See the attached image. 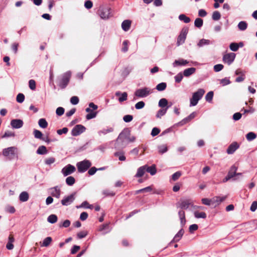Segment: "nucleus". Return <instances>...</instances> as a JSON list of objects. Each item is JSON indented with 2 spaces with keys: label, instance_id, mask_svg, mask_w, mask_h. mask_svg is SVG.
Instances as JSON below:
<instances>
[{
  "label": "nucleus",
  "instance_id": "1",
  "mask_svg": "<svg viewBox=\"0 0 257 257\" xmlns=\"http://www.w3.org/2000/svg\"><path fill=\"white\" fill-rule=\"evenodd\" d=\"M135 140V137L130 136V132L127 129L122 131L116 139L115 147L123 148L128 143L133 142Z\"/></svg>",
  "mask_w": 257,
  "mask_h": 257
},
{
  "label": "nucleus",
  "instance_id": "2",
  "mask_svg": "<svg viewBox=\"0 0 257 257\" xmlns=\"http://www.w3.org/2000/svg\"><path fill=\"white\" fill-rule=\"evenodd\" d=\"M204 93L205 91L203 89H199L196 92H194L192 97L190 99V106H195Z\"/></svg>",
  "mask_w": 257,
  "mask_h": 257
},
{
  "label": "nucleus",
  "instance_id": "3",
  "mask_svg": "<svg viewBox=\"0 0 257 257\" xmlns=\"http://www.w3.org/2000/svg\"><path fill=\"white\" fill-rule=\"evenodd\" d=\"M111 9L108 7H100L98 10V14L102 19H108L111 17Z\"/></svg>",
  "mask_w": 257,
  "mask_h": 257
},
{
  "label": "nucleus",
  "instance_id": "4",
  "mask_svg": "<svg viewBox=\"0 0 257 257\" xmlns=\"http://www.w3.org/2000/svg\"><path fill=\"white\" fill-rule=\"evenodd\" d=\"M237 167L233 165L230 168L227 176L223 179L222 182L225 183L229 180L230 179L233 178V177L238 175H241V173H237L236 172L237 171Z\"/></svg>",
  "mask_w": 257,
  "mask_h": 257
},
{
  "label": "nucleus",
  "instance_id": "5",
  "mask_svg": "<svg viewBox=\"0 0 257 257\" xmlns=\"http://www.w3.org/2000/svg\"><path fill=\"white\" fill-rule=\"evenodd\" d=\"M71 77V73L70 72H66L64 73L59 83V87L62 88H65L68 85Z\"/></svg>",
  "mask_w": 257,
  "mask_h": 257
},
{
  "label": "nucleus",
  "instance_id": "6",
  "mask_svg": "<svg viewBox=\"0 0 257 257\" xmlns=\"http://www.w3.org/2000/svg\"><path fill=\"white\" fill-rule=\"evenodd\" d=\"M188 28L187 27H184L182 29L181 33L177 39V46H179L184 43L186 38L187 34L188 32Z\"/></svg>",
  "mask_w": 257,
  "mask_h": 257
},
{
  "label": "nucleus",
  "instance_id": "7",
  "mask_svg": "<svg viewBox=\"0 0 257 257\" xmlns=\"http://www.w3.org/2000/svg\"><path fill=\"white\" fill-rule=\"evenodd\" d=\"M76 166L79 172L84 173L91 166V162H79Z\"/></svg>",
  "mask_w": 257,
  "mask_h": 257
},
{
  "label": "nucleus",
  "instance_id": "8",
  "mask_svg": "<svg viewBox=\"0 0 257 257\" xmlns=\"http://www.w3.org/2000/svg\"><path fill=\"white\" fill-rule=\"evenodd\" d=\"M3 155L5 156H10L11 159H14L17 156V148L14 147L5 149L3 151Z\"/></svg>",
  "mask_w": 257,
  "mask_h": 257
},
{
  "label": "nucleus",
  "instance_id": "9",
  "mask_svg": "<svg viewBox=\"0 0 257 257\" xmlns=\"http://www.w3.org/2000/svg\"><path fill=\"white\" fill-rule=\"evenodd\" d=\"M192 205L191 200L189 199L181 200L176 204L177 208H179L181 210L187 209L190 206L192 207Z\"/></svg>",
  "mask_w": 257,
  "mask_h": 257
},
{
  "label": "nucleus",
  "instance_id": "10",
  "mask_svg": "<svg viewBox=\"0 0 257 257\" xmlns=\"http://www.w3.org/2000/svg\"><path fill=\"white\" fill-rule=\"evenodd\" d=\"M236 54L234 53H227L223 56L222 60L224 63L230 65L234 60Z\"/></svg>",
  "mask_w": 257,
  "mask_h": 257
},
{
  "label": "nucleus",
  "instance_id": "11",
  "mask_svg": "<svg viewBox=\"0 0 257 257\" xmlns=\"http://www.w3.org/2000/svg\"><path fill=\"white\" fill-rule=\"evenodd\" d=\"M75 194L74 192L69 196H65L61 201V204L64 206H68L71 204L75 200Z\"/></svg>",
  "mask_w": 257,
  "mask_h": 257
},
{
  "label": "nucleus",
  "instance_id": "12",
  "mask_svg": "<svg viewBox=\"0 0 257 257\" xmlns=\"http://www.w3.org/2000/svg\"><path fill=\"white\" fill-rule=\"evenodd\" d=\"M49 194L53 197L59 199L61 196V189L58 186H56L49 189Z\"/></svg>",
  "mask_w": 257,
  "mask_h": 257
},
{
  "label": "nucleus",
  "instance_id": "13",
  "mask_svg": "<svg viewBox=\"0 0 257 257\" xmlns=\"http://www.w3.org/2000/svg\"><path fill=\"white\" fill-rule=\"evenodd\" d=\"M85 127L81 124H77L75 125L71 131V135L73 136H77L85 130Z\"/></svg>",
  "mask_w": 257,
  "mask_h": 257
},
{
  "label": "nucleus",
  "instance_id": "14",
  "mask_svg": "<svg viewBox=\"0 0 257 257\" xmlns=\"http://www.w3.org/2000/svg\"><path fill=\"white\" fill-rule=\"evenodd\" d=\"M75 170L74 166L69 164L62 169V173L64 176H67L73 173Z\"/></svg>",
  "mask_w": 257,
  "mask_h": 257
},
{
  "label": "nucleus",
  "instance_id": "15",
  "mask_svg": "<svg viewBox=\"0 0 257 257\" xmlns=\"http://www.w3.org/2000/svg\"><path fill=\"white\" fill-rule=\"evenodd\" d=\"M23 121L20 119H14L11 121V125L14 128H20L23 125Z\"/></svg>",
  "mask_w": 257,
  "mask_h": 257
},
{
  "label": "nucleus",
  "instance_id": "16",
  "mask_svg": "<svg viewBox=\"0 0 257 257\" xmlns=\"http://www.w3.org/2000/svg\"><path fill=\"white\" fill-rule=\"evenodd\" d=\"M196 116V112H193L189 116L182 119L178 123L179 125H183L192 120Z\"/></svg>",
  "mask_w": 257,
  "mask_h": 257
},
{
  "label": "nucleus",
  "instance_id": "17",
  "mask_svg": "<svg viewBox=\"0 0 257 257\" xmlns=\"http://www.w3.org/2000/svg\"><path fill=\"white\" fill-rule=\"evenodd\" d=\"M239 147V144L237 142H233L228 147L227 153L228 154H233Z\"/></svg>",
  "mask_w": 257,
  "mask_h": 257
},
{
  "label": "nucleus",
  "instance_id": "18",
  "mask_svg": "<svg viewBox=\"0 0 257 257\" xmlns=\"http://www.w3.org/2000/svg\"><path fill=\"white\" fill-rule=\"evenodd\" d=\"M85 110L87 112H88V113L86 115V118L88 120L95 117L97 114V111H93V110L90 108H86Z\"/></svg>",
  "mask_w": 257,
  "mask_h": 257
},
{
  "label": "nucleus",
  "instance_id": "19",
  "mask_svg": "<svg viewBox=\"0 0 257 257\" xmlns=\"http://www.w3.org/2000/svg\"><path fill=\"white\" fill-rule=\"evenodd\" d=\"M178 215L180 220V224L182 227L184 226L186 223L185 214L183 210L178 211Z\"/></svg>",
  "mask_w": 257,
  "mask_h": 257
},
{
  "label": "nucleus",
  "instance_id": "20",
  "mask_svg": "<svg viewBox=\"0 0 257 257\" xmlns=\"http://www.w3.org/2000/svg\"><path fill=\"white\" fill-rule=\"evenodd\" d=\"M115 95L116 96H119L118 98V101L120 102H123L127 99V94L125 92L121 93L120 91H117L115 93Z\"/></svg>",
  "mask_w": 257,
  "mask_h": 257
},
{
  "label": "nucleus",
  "instance_id": "21",
  "mask_svg": "<svg viewBox=\"0 0 257 257\" xmlns=\"http://www.w3.org/2000/svg\"><path fill=\"white\" fill-rule=\"evenodd\" d=\"M132 22L129 20H126L122 22L121 24V28L124 31H127L130 30Z\"/></svg>",
  "mask_w": 257,
  "mask_h": 257
},
{
  "label": "nucleus",
  "instance_id": "22",
  "mask_svg": "<svg viewBox=\"0 0 257 257\" xmlns=\"http://www.w3.org/2000/svg\"><path fill=\"white\" fill-rule=\"evenodd\" d=\"M99 230L102 232L103 234L109 232L111 231V228L109 227V224H103L100 226Z\"/></svg>",
  "mask_w": 257,
  "mask_h": 257
},
{
  "label": "nucleus",
  "instance_id": "23",
  "mask_svg": "<svg viewBox=\"0 0 257 257\" xmlns=\"http://www.w3.org/2000/svg\"><path fill=\"white\" fill-rule=\"evenodd\" d=\"M146 172L149 173L152 176L155 175L157 172L156 165L153 164L149 167L146 165Z\"/></svg>",
  "mask_w": 257,
  "mask_h": 257
},
{
  "label": "nucleus",
  "instance_id": "24",
  "mask_svg": "<svg viewBox=\"0 0 257 257\" xmlns=\"http://www.w3.org/2000/svg\"><path fill=\"white\" fill-rule=\"evenodd\" d=\"M196 68L194 67H191L187 69H186L183 71V75L185 77H189L192 74H194L195 72Z\"/></svg>",
  "mask_w": 257,
  "mask_h": 257
},
{
  "label": "nucleus",
  "instance_id": "25",
  "mask_svg": "<svg viewBox=\"0 0 257 257\" xmlns=\"http://www.w3.org/2000/svg\"><path fill=\"white\" fill-rule=\"evenodd\" d=\"M226 199V197L215 196L212 198V204L218 205Z\"/></svg>",
  "mask_w": 257,
  "mask_h": 257
},
{
  "label": "nucleus",
  "instance_id": "26",
  "mask_svg": "<svg viewBox=\"0 0 257 257\" xmlns=\"http://www.w3.org/2000/svg\"><path fill=\"white\" fill-rule=\"evenodd\" d=\"M29 198V194L27 192L23 191L19 195V200L21 202H26Z\"/></svg>",
  "mask_w": 257,
  "mask_h": 257
},
{
  "label": "nucleus",
  "instance_id": "27",
  "mask_svg": "<svg viewBox=\"0 0 257 257\" xmlns=\"http://www.w3.org/2000/svg\"><path fill=\"white\" fill-rule=\"evenodd\" d=\"M184 233V231L183 228H181L178 233L175 235L174 238L172 241L177 242L179 241L182 238L183 234Z\"/></svg>",
  "mask_w": 257,
  "mask_h": 257
},
{
  "label": "nucleus",
  "instance_id": "28",
  "mask_svg": "<svg viewBox=\"0 0 257 257\" xmlns=\"http://www.w3.org/2000/svg\"><path fill=\"white\" fill-rule=\"evenodd\" d=\"M189 62L187 60L181 59L179 60H176L173 63V65L174 67L176 66L186 65Z\"/></svg>",
  "mask_w": 257,
  "mask_h": 257
},
{
  "label": "nucleus",
  "instance_id": "29",
  "mask_svg": "<svg viewBox=\"0 0 257 257\" xmlns=\"http://www.w3.org/2000/svg\"><path fill=\"white\" fill-rule=\"evenodd\" d=\"M58 220V218L56 215L55 214H51L47 218V221L52 224L55 223L57 222Z\"/></svg>",
  "mask_w": 257,
  "mask_h": 257
},
{
  "label": "nucleus",
  "instance_id": "30",
  "mask_svg": "<svg viewBox=\"0 0 257 257\" xmlns=\"http://www.w3.org/2000/svg\"><path fill=\"white\" fill-rule=\"evenodd\" d=\"M168 108V107H166V108H162L161 109H160L157 112V114H156V117L157 118H161V117L163 115H164L166 112H167V110Z\"/></svg>",
  "mask_w": 257,
  "mask_h": 257
},
{
  "label": "nucleus",
  "instance_id": "31",
  "mask_svg": "<svg viewBox=\"0 0 257 257\" xmlns=\"http://www.w3.org/2000/svg\"><path fill=\"white\" fill-rule=\"evenodd\" d=\"M194 216L196 218H206V214L204 212H199L198 211H195L194 213Z\"/></svg>",
  "mask_w": 257,
  "mask_h": 257
},
{
  "label": "nucleus",
  "instance_id": "32",
  "mask_svg": "<svg viewBox=\"0 0 257 257\" xmlns=\"http://www.w3.org/2000/svg\"><path fill=\"white\" fill-rule=\"evenodd\" d=\"M145 174V166H143L141 167H140L135 175L136 177H140L143 176V175Z\"/></svg>",
  "mask_w": 257,
  "mask_h": 257
},
{
  "label": "nucleus",
  "instance_id": "33",
  "mask_svg": "<svg viewBox=\"0 0 257 257\" xmlns=\"http://www.w3.org/2000/svg\"><path fill=\"white\" fill-rule=\"evenodd\" d=\"M146 192H150L151 194L159 193V191L154 188L153 186L146 187Z\"/></svg>",
  "mask_w": 257,
  "mask_h": 257
},
{
  "label": "nucleus",
  "instance_id": "34",
  "mask_svg": "<svg viewBox=\"0 0 257 257\" xmlns=\"http://www.w3.org/2000/svg\"><path fill=\"white\" fill-rule=\"evenodd\" d=\"M238 28L241 31H244L247 27V24L245 21H241L238 24Z\"/></svg>",
  "mask_w": 257,
  "mask_h": 257
},
{
  "label": "nucleus",
  "instance_id": "35",
  "mask_svg": "<svg viewBox=\"0 0 257 257\" xmlns=\"http://www.w3.org/2000/svg\"><path fill=\"white\" fill-rule=\"evenodd\" d=\"M38 124L39 126L43 128H45L48 126V122L45 118H41L39 120Z\"/></svg>",
  "mask_w": 257,
  "mask_h": 257
},
{
  "label": "nucleus",
  "instance_id": "36",
  "mask_svg": "<svg viewBox=\"0 0 257 257\" xmlns=\"http://www.w3.org/2000/svg\"><path fill=\"white\" fill-rule=\"evenodd\" d=\"M203 21L202 19L196 18L194 22V25L196 27L200 28L203 26Z\"/></svg>",
  "mask_w": 257,
  "mask_h": 257
},
{
  "label": "nucleus",
  "instance_id": "37",
  "mask_svg": "<svg viewBox=\"0 0 257 257\" xmlns=\"http://www.w3.org/2000/svg\"><path fill=\"white\" fill-rule=\"evenodd\" d=\"M47 152V149L44 146H40L37 150V153L38 154L43 155L46 154Z\"/></svg>",
  "mask_w": 257,
  "mask_h": 257
},
{
  "label": "nucleus",
  "instance_id": "38",
  "mask_svg": "<svg viewBox=\"0 0 257 257\" xmlns=\"http://www.w3.org/2000/svg\"><path fill=\"white\" fill-rule=\"evenodd\" d=\"M179 19L180 21H183L185 23H189L191 21L190 19L184 14L180 15L179 16Z\"/></svg>",
  "mask_w": 257,
  "mask_h": 257
},
{
  "label": "nucleus",
  "instance_id": "39",
  "mask_svg": "<svg viewBox=\"0 0 257 257\" xmlns=\"http://www.w3.org/2000/svg\"><path fill=\"white\" fill-rule=\"evenodd\" d=\"M168 100L166 98H161L159 101V106L162 108L167 107Z\"/></svg>",
  "mask_w": 257,
  "mask_h": 257
},
{
  "label": "nucleus",
  "instance_id": "40",
  "mask_svg": "<svg viewBox=\"0 0 257 257\" xmlns=\"http://www.w3.org/2000/svg\"><path fill=\"white\" fill-rule=\"evenodd\" d=\"M52 240V239L51 237H47L44 239L43 243L41 245V246L45 247L49 246L50 243L51 242Z\"/></svg>",
  "mask_w": 257,
  "mask_h": 257
},
{
  "label": "nucleus",
  "instance_id": "41",
  "mask_svg": "<svg viewBox=\"0 0 257 257\" xmlns=\"http://www.w3.org/2000/svg\"><path fill=\"white\" fill-rule=\"evenodd\" d=\"M130 44V42L128 40H124L122 43V47L121 51L123 52H126L128 50V45Z\"/></svg>",
  "mask_w": 257,
  "mask_h": 257
},
{
  "label": "nucleus",
  "instance_id": "42",
  "mask_svg": "<svg viewBox=\"0 0 257 257\" xmlns=\"http://www.w3.org/2000/svg\"><path fill=\"white\" fill-rule=\"evenodd\" d=\"M75 178L72 176H69L66 179V183L69 186L73 185L75 183Z\"/></svg>",
  "mask_w": 257,
  "mask_h": 257
},
{
  "label": "nucleus",
  "instance_id": "43",
  "mask_svg": "<svg viewBox=\"0 0 257 257\" xmlns=\"http://www.w3.org/2000/svg\"><path fill=\"white\" fill-rule=\"evenodd\" d=\"M256 137V135L253 132H249L246 135V138L248 141H252Z\"/></svg>",
  "mask_w": 257,
  "mask_h": 257
},
{
  "label": "nucleus",
  "instance_id": "44",
  "mask_svg": "<svg viewBox=\"0 0 257 257\" xmlns=\"http://www.w3.org/2000/svg\"><path fill=\"white\" fill-rule=\"evenodd\" d=\"M167 87V84L165 82H162L158 84L156 86V89L158 91L164 90Z\"/></svg>",
  "mask_w": 257,
  "mask_h": 257
},
{
  "label": "nucleus",
  "instance_id": "45",
  "mask_svg": "<svg viewBox=\"0 0 257 257\" xmlns=\"http://www.w3.org/2000/svg\"><path fill=\"white\" fill-rule=\"evenodd\" d=\"M221 18L220 13L218 11H215L213 13L212 18L214 21L219 20Z\"/></svg>",
  "mask_w": 257,
  "mask_h": 257
},
{
  "label": "nucleus",
  "instance_id": "46",
  "mask_svg": "<svg viewBox=\"0 0 257 257\" xmlns=\"http://www.w3.org/2000/svg\"><path fill=\"white\" fill-rule=\"evenodd\" d=\"M181 175L182 173L180 171H177L175 172L171 176L172 180L174 181L177 180L181 176Z\"/></svg>",
  "mask_w": 257,
  "mask_h": 257
},
{
  "label": "nucleus",
  "instance_id": "47",
  "mask_svg": "<svg viewBox=\"0 0 257 257\" xmlns=\"http://www.w3.org/2000/svg\"><path fill=\"white\" fill-rule=\"evenodd\" d=\"M229 48L232 51H237L239 48V45L236 43H231L229 45Z\"/></svg>",
  "mask_w": 257,
  "mask_h": 257
},
{
  "label": "nucleus",
  "instance_id": "48",
  "mask_svg": "<svg viewBox=\"0 0 257 257\" xmlns=\"http://www.w3.org/2000/svg\"><path fill=\"white\" fill-rule=\"evenodd\" d=\"M115 156L118 157L119 161H124L125 159V157L124 155V154L122 152H116L114 154Z\"/></svg>",
  "mask_w": 257,
  "mask_h": 257
},
{
  "label": "nucleus",
  "instance_id": "49",
  "mask_svg": "<svg viewBox=\"0 0 257 257\" xmlns=\"http://www.w3.org/2000/svg\"><path fill=\"white\" fill-rule=\"evenodd\" d=\"M34 135L35 137L37 139H39L41 140L43 138V134L42 132L37 130H35L34 131Z\"/></svg>",
  "mask_w": 257,
  "mask_h": 257
},
{
  "label": "nucleus",
  "instance_id": "50",
  "mask_svg": "<svg viewBox=\"0 0 257 257\" xmlns=\"http://www.w3.org/2000/svg\"><path fill=\"white\" fill-rule=\"evenodd\" d=\"M17 101L19 103H22L25 100V95L23 93H19L16 97Z\"/></svg>",
  "mask_w": 257,
  "mask_h": 257
},
{
  "label": "nucleus",
  "instance_id": "51",
  "mask_svg": "<svg viewBox=\"0 0 257 257\" xmlns=\"http://www.w3.org/2000/svg\"><path fill=\"white\" fill-rule=\"evenodd\" d=\"M201 201L202 203L205 205L209 206L211 204H212V199L204 198L201 199Z\"/></svg>",
  "mask_w": 257,
  "mask_h": 257
},
{
  "label": "nucleus",
  "instance_id": "52",
  "mask_svg": "<svg viewBox=\"0 0 257 257\" xmlns=\"http://www.w3.org/2000/svg\"><path fill=\"white\" fill-rule=\"evenodd\" d=\"M29 86L30 88L32 90L36 89V82L33 79H31L29 81Z\"/></svg>",
  "mask_w": 257,
  "mask_h": 257
},
{
  "label": "nucleus",
  "instance_id": "53",
  "mask_svg": "<svg viewBox=\"0 0 257 257\" xmlns=\"http://www.w3.org/2000/svg\"><path fill=\"white\" fill-rule=\"evenodd\" d=\"M209 43V40L202 39L200 40L199 43H198V46L199 47H202L204 45H208Z\"/></svg>",
  "mask_w": 257,
  "mask_h": 257
},
{
  "label": "nucleus",
  "instance_id": "54",
  "mask_svg": "<svg viewBox=\"0 0 257 257\" xmlns=\"http://www.w3.org/2000/svg\"><path fill=\"white\" fill-rule=\"evenodd\" d=\"M135 94L139 97H144L145 96V89L137 90L136 91Z\"/></svg>",
  "mask_w": 257,
  "mask_h": 257
},
{
  "label": "nucleus",
  "instance_id": "55",
  "mask_svg": "<svg viewBox=\"0 0 257 257\" xmlns=\"http://www.w3.org/2000/svg\"><path fill=\"white\" fill-rule=\"evenodd\" d=\"M213 96V92L210 91L207 93L205 96V99L207 101L210 102L212 100Z\"/></svg>",
  "mask_w": 257,
  "mask_h": 257
},
{
  "label": "nucleus",
  "instance_id": "56",
  "mask_svg": "<svg viewBox=\"0 0 257 257\" xmlns=\"http://www.w3.org/2000/svg\"><path fill=\"white\" fill-rule=\"evenodd\" d=\"M102 194L105 196H113L115 194L114 192L110 191L108 190H103L102 191Z\"/></svg>",
  "mask_w": 257,
  "mask_h": 257
},
{
  "label": "nucleus",
  "instance_id": "57",
  "mask_svg": "<svg viewBox=\"0 0 257 257\" xmlns=\"http://www.w3.org/2000/svg\"><path fill=\"white\" fill-rule=\"evenodd\" d=\"M81 207L86 208H91V205H89L87 201H85L83 202L80 206H77V208H78Z\"/></svg>",
  "mask_w": 257,
  "mask_h": 257
},
{
  "label": "nucleus",
  "instance_id": "58",
  "mask_svg": "<svg viewBox=\"0 0 257 257\" xmlns=\"http://www.w3.org/2000/svg\"><path fill=\"white\" fill-rule=\"evenodd\" d=\"M133 115L130 114L125 115L123 117V120L126 122H129L133 120Z\"/></svg>",
  "mask_w": 257,
  "mask_h": 257
},
{
  "label": "nucleus",
  "instance_id": "59",
  "mask_svg": "<svg viewBox=\"0 0 257 257\" xmlns=\"http://www.w3.org/2000/svg\"><path fill=\"white\" fill-rule=\"evenodd\" d=\"M87 232H86L85 231H80V232H78L77 234V237L79 239H82V238L85 237L87 235Z\"/></svg>",
  "mask_w": 257,
  "mask_h": 257
},
{
  "label": "nucleus",
  "instance_id": "60",
  "mask_svg": "<svg viewBox=\"0 0 257 257\" xmlns=\"http://www.w3.org/2000/svg\"><path fill=\"white\" fill-rule=\"evenodd\" d=\"M19 46V44L18 43H14L12 45V49L15 54L18 52Z\"/></svg>",
  "mask_w": 257,
  "mask_h": 257
},
{
  "label": "nucleus",
  "instance_id": "61",
  "mask_svg": "<svg viewBox=\"0 0 257 257\" xmlns=\"http://www.w3.org/2000/svg\"><path fill=\"white\" fill-rule=\"evenodd\" d=\"M70 102L72 104L76 105L79 102V98L77 96H72L70 99Z\"/></svg>",
  "mask_w": 257,
  "mask_h": 257
},
{
  "label": "nucleus",
  "instance_id": "62",
  "mask_svg": "<svg viewBox=\"0 0 257 257\" xmlns=\"http://www.w3.org/2000/svg\"><path fill=\"white\" fill-rule=\"evenodd\" d=\"M64 108L62 107H59L57 108L56 113L59 116H61L64 113Z\"/></svg>",
  "mask_w": 257,
  "mask_h": 257
},
{
  "label": "nucleus",
  "instance_id": "63",
  "mask_svg": "<svg viewBox=\"0 0 257 257\" xmlns=\"http://www.w3.org/2000/svg\"><path fill=\"white\" fill-rule=\"evenodd\" d=\"M198 228V226L197 224H192L190 226H189V231L191 232V233H192L194 231H196V230H197Z\"/></svg>",
  "mask_w": 257,
  "mask_h": 257
},
{
  "label": "nucleus",
  "instance_id": "64",
  "mask_svg": "<svg viewBox=\"0 0 257 257\" xmlns=\"http://www.w3.org/2000/svg\"><path fill=\"white\" fill-rule=\"evenodd\" d=\"M224 66L222 64H217L214 66V70L215 72H219L221 71L223 68Z\"/></svg>",
  "mask_w": 257,
  "mask_h": 257
}]
</instances>
